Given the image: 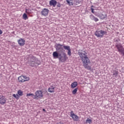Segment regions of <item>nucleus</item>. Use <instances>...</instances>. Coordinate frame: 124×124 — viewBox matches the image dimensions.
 I'll use <instances>...</instances> for the list:
<instances>
[{"label":"nucleus","instance_id":"9d476101","mask_svg":"<svg viewBox=\"0 0 124 124\" xmlns=\"http://www.w3.org/2000/svg\"><path fill=\"white\" fill-rule=\"evenodd\" d=\"M18 42V44H19L20 46H24V45H25V42H26V41H25V40L23 39H20Z\"/></svg>","mask_w":124,"mask_h":124},{"label":"nucleus","instance_id":"f3484780","mask_svg":"<svg viewBox=\"0 0 124 124\" xmlns=\"http://www.w3.org/2000/svg\"><path fill=\"white\" fill-rule=\"evenodd\" d=\"M71 0H66L69 5H73V2H71Z\"/></svg>","mask_w":124,"mask_h":124},{"label":"nucleus","instance_id":"423d86ee","mask_svg":"<svg viewBox=\"0 0 124 124\" xmlns=\"http://www.w3.org/2000/svg\"><path fill=\"white\" fill-rule=\"evenodd\" d=\"M28 64L31 66H38V65H39V64H40V62L29 61Z\"/></svg>","mask_w":124,"mask_h":124},{"label":"nucleus","instance_id":"f03ea898","mask_svg":"<svg viewBox=\"0 0 124 124\" xmlns=\"http://www.w3.org/2000/svg\"><path fill=\"white\" fill-rule=\"evenodd\" d=\"M87 52L85 51H83L82 50H78V55H79L82 62L83 63V66L85 68H87L88 70H91L92 69V67L88 65L90 63V60H89V58L87 56Z\"/></svg>","mask_w":124,"mask_h":124},{"label":"nucleus","instance_id":"c756f323","mask_svg":"<svg viewBox=\"0 0 124 124\" xmlns=\"http://www.w3.org/2000/svg\"><path fill=\"white\" fill-rule=\"evenodd\" d=\"M57 7H61V4L58 3V4L57 5Z\"/></svg>","mask_w":124,"mask_h":124},{"label":"nucleus","instance_id":"72a5a7b5","mask_svg":"<svg viewBox=\"0 0 124 124\" xmlns=\"http://www.w3.org/2000/svg\"><path fill=\"white\" fill-rule=\"evenodd\" d=\"M43 111H45V109L43 108Z\"/></svg>","mask_w":124,"mask_h":124},{"label":"nucleus","instance_id":"dca6fc26","mask_svg":"<svg viewBox=\"0 0 124 124\" xmlns=\"http://www.w3.org/2000/svg\"><path fill=\"white\" fill-rule=\"evenodd\" d=\"M63 48L65 50H67L68 51L70 50V46H63Z\"/></svg>","mask_w":124,"mask_h":124},{"label":"nucleus","instance_id":"b1692460","mask_svg":"<svg viewBox=\"0 0 124 124\" xmlns=\"http://www.w3.org/2000/svg\"><path fill=\"white\" fill-rule=\"evenodd\" d=\"M118 71H115L113 72V76H114V77H117V76H118Z\"/></svg>","mask_w":124,"mask_h":124},{"label":"nucleus","instance_id":"4be33fe9","mask_svg":"<svg viewBox=\"0 0 124 124\" xmlns=\"http://www.w3.org/2000/svg\"><path fill=\"white\" fill-rule=\"evenodd\" d=\"M78 91V88H75L73 91L72 93L73 94H76V93H77V91Z\"/></svg>","mask_w":124,"mask_h":124},{"label":"nucleus","instance_id":"f8f14e48","mask_svg":"<svg viewBox=\"0 0 124 124\" xmlns=\"http://www.w3.org/2000/svg\"><path fill=\"white\" fill-rule=\"evenodd\" d=\"M49 4L51 6H53L54 7H55V6H56V4H57V1L55 0H51L49 1Z\"/></svg>","mask_w":124,"mask_h":124},{"label":"nucleus","instance_id":"a878e982","mask_svg":"<svg viewBox=\"0 0 124 124\" xmlns=\"http://www.w3.org/2000/svg\"><path fill=\"white\" fill-rule=\"evenodd\" d=\"M106 18V15L102 14L101 16V19L103 20L104 19H105Z\"/></svg>","mask_w":124,"mask_h":124},{"label":"nucleus","instance_id":"7c9ffc66","mask_svg":"<svg viewBox=\"0 0 124 124\" xmlns=\"http://www.w3.org/2000/svg\"><path fill=\"white\" fill-rule=\"evenodd\" d=\"M91 10H92V13H93V10H94L93 8H91Z\"/></svg>","mask_w":124,"mask_h":124},{"label":"nucleus","instance_id":"bb28decb","mask_svg":"<svg viewBox=\"0 0 124 124\" xmlns=\"http://www.w3.org/2000/svg\"><path fill=\"white\" fill-rule=\"evenodd\" d=\"M24 77L25 82H26V81H29L30 80V78L27 77L26 76H24Z\"/></svg>","mask_w":124,"mask_h":124},{"label":"nucleus","instance_id":"c85d7f7f","mask_svg":"<svg viewBox=\"0 0 124 124\" xmlns=\"http://www.w3.org/2000/svg\"><path fill=\"white\" fill-rule=\"evenodd\" d=\"M67 54L69 56H71V49H69V50H68Z\"/></svg>","mask_w":124,"mask_h":124},{"label":"nucleus","instance_id":"473e14b6","mask_svg":"<svg viewBox=\"0 0 124 124\" xmlns=\"http://www.w3.org/2000/svg\"><path fill=\"white\" fill-rule=\"evenodd\" d=\"M57 124H63V123L59 122V123H57Z\"/></svg>","mask_w":124,"mask_h":124},{"label":"nucleus","instance_id":"393cba45","mask_svg":"<svg viewBox=\"0 0 124 124\" xmlns=\"http://www.w3.org/2000/svg\"><path fill=\"white\" fill-rule=\"evenodd\" d=\"M13 96H14V97H15V98H16V99H19V95H18V94H14Z\"/></svg>","mask_w":124,"mask_h":124},{"label":"nucleus","instance_id":"6ab92c4d","mask_svg":"<svg viewBox=\"0 0 124 124\" xmlns=\"http://www.w3.org/2000/svg\"><path fill=\"white\" fill-rule=\"evenodd\" d=\"M17 93L20 96H22V95H23V92L21 90H18L17 91Z\"/></svg>","mask_w":124,"mask_h":124},{"label":"nucleus","instance_id":"2f4dec72","mask_svg":"<svg viewBox=\"0 0 124 124\" xmlns=\"http://www.w3.org/2000/svg\"><path fill=\"white\" fill-rule=\"evenodd\" d=\"M0 34H2V31L0 30Z\"/></svg>","mask_w":124,"mask_h":124},{"label":"nucleus","instance_id":"cd10ccee","mask_svg":"<svg viewBox=\"0 0 124 124\" xmlns=\"http://www.w3.org/2000/svg\"><path fill=\"white\" fill-rule=\"evenodd\" d=\"M92 120L90 119H87L86 120V123H88V124H91L92 123Z\"/></svg>","mask_w":124,"mask_h":124},{"label":"nucleus","instance_id":"aec40b11","mask_svg":"<svg viewBox=\"0 0 124 124\" xmlns=\"http://www.w3.org/2000/svg\"><path fill=\"white\" fill-rule=\"evenodd\" d=\"M27 96H31L32 97H34V98H36V97H35V95H34L32 93H29L27 94Z\"/></svg>","mask_w":124,"mask_h":124},{"label":"nucleus","instance_id":"a211bd4d","mask_svg":"<svg viewBox=\"0 0 124 124\" xmlns=\"http://www.w3.org/2000/svg\"><path fill=\"white\" fill-rule=\"evenodd\" d=\"M91 18L92 20H93V21H95V22H97V21H98V19L97 18V17H95L93 16H91Z\"/></svg>","mask_w":124,"mask_h":124},{"label":"nucleus","instance_id":"20e7f679","mask_svg":"<svg viewBox=\"0 0 124 124\" xmlns=\"http://www.w3.org/2000/svg\"><path fill=\"white\" fill-rule=\"evenodd\" d=\"M115 47H116L117 50H118V52L124 55V47H123V46H122V45H116L115 46Z\"/></svg>","mask_w":124,"mask_h":124},{"label":"nucleus","instance_id":"412c9836","mask_svg":"<svg viewBox=\"0 0 124 124\" xmlns=\"http://www.w3.org/2000/svg\"><path fill=\"white\" fill-rule=\"evenodd\" d=\"M26 12L28 14H31V9H26Z\"/></svg>","mask_w":124,"mask_h":124},{"label":"nucleus","instance_id":"ddd939ff","mask_svg":"<svg viewBox=\"0 0 124 124\" xmlns=\"http://www.w3.org/2000/svg\"><path fill=\"white\" fill-rule=\"evenodd\" d=\"M29 62H40L38 60H37V58L32 56L30 60H29Z\"/></svg>","mask_w":124,"mask_h":124},{"label":"nucleus","instance_id":"5701e85b","mask_svg":"<svg viewBox=\"0 0 124 124\" xmlns=\"http://www.w3.org/2000/svg\"><path fill=\"white\" fill-rule=\"evenodd\" d=\"M23 19H24V20H27V19H28V16L27 15V14H24L23 15Z\"/></svg>","mask_w":124,"mask_h":124},{"label":"nucleus","instance_id":"1a4fd4ad","mask_svg":"<svg viewBox=\"0 0 124 124\" xmlns=\"http://www.w3.org/2000/svg\"><path fill=\"white\" fill-rule=\"evenodd\" d=\"M6 103V98L5 97L3 96H0V104L1 105H3V104H5Z\"/></svg>","mask_w":124,"mask_h":124},{"label":"nucleus","instance_id":"4468645a","mask_svg":"<svg viewBox=\"0 0 124 124\" xmlns=\"http://www.w3.org/2000/svg\"><path fill=\"white\" fill-rule=\"evenodd\" d=\"M48 92L49 93H55V87L50 86L48 89Z\"/></svg>","mask_w":124,"mask_h":124},{"label":"nucleus","instance_id":"f257e3e1","mask_svg":"<svg viewBox=\"0 0 124 124\" xmlns=\"http://www.w3.org/2000/svg\"><path fill=\"white\" fill-rule=\"evenodd\" d=\"M55 49L57 51L53 52L52 54L54 59H58L60 62H66L68 58L65 52H63V45L57 44Z\"/></svg>","mask_w":124,"mask_h":124},{"label":"nucleus","instance_id":"2eb2a0df","mask_svg":"<svg viewBox=\"0 0 124 124\" xmlns=\"http://www.w3.org/2000/svg\"><path fill=\"white\" fill-rule=\"evenodd\" d=\"M77 82H74L71 84V87L72 89H74V88H76V87H77Z\"/></svg>","mask_w":124,"mask_h":124},{"label":"nucleus","instance_id":"0eeeda50","mask_svg":"<svg viewBox=\"0 0 124 124\" xmlns=\"http://www.w3.org/2000/svg\"><path fill=\"white\" fill-rule=\"evenodd\" d=\"M41 14L43 16H47L49 14V10L46 8L43 9L41 12Z\"/></svg>","mask_w":124,"mask_h":124},{"label":"nucleus","instance_id":"39448f33","mask_svg":"<svg viewBox=\"0 0 124 124\" xmlns=\"http://www.w3.org/2000/svg\"><path fill=\"white\" fill-rule=\"evenodd\" d=\"M70 117L72 118L73 120H74L75 122H78L79 120V117L77 115H75L74 112H73V111H71Z\"/></svg>","mask_w":124,"mask_h":124},{"label":"nucleus","instance_id":"7ed1b4c3","mask_svg":"<svg viewBox=\"0 0 124 124\" xmlns=\"http://www.w3.org/2000/svg\"><path fill=\"white\" fill-rule=\"evenodd\" d=\"M107 33V32L106 31H104L103 30H99L96 31L95 32V35L97 37H99L100 38H101V37H103V35H104L105 34Z\"/></svg>","mask_w":124,"mask_h":124},{"label":"nucleus","instance_id":"6e6552de","mask_svg":"<svg viewBox=\"0 0 124 124\" xmlns=\"http://www.w3.org/2000/svg\"><path fill=\"white\" fill-rule=\"evenodd\" d=\"M35 97L36 98H41L43 96V94H42V92L41 91H37L35 93Z\"/></svg>","mask_w":124,"mask_h":124},{"label":"nucleus","instance_id":"9b49d317","mask_svg":"<svg viewBox=\"0 0 124 124\" xmlns=\"http://www.w3.org/2000/svg\"><path fill=\"white\" fill-rule=\"evenodd\" d=\"M18 80L20 83H23V82H25V77H24V76H21L18 77Z\"/></svg>","mask_w":124,"mask_h":124}]
</instances>
